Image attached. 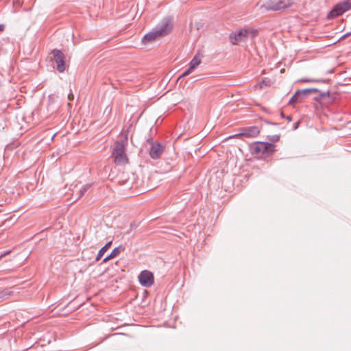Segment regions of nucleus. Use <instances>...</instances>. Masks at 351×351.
<instances>
[{
	"label": "nucleus",
	"instance_id": "nucleus-1",
	"mask_svg": "<svg viewBox=\"0 0 351 351\" xmlns=\"http://www.w3.org/2000/svg\"><path fill=\"white\" fill-rule=\"evenodd\" d=\"M128 144V136L124 135L119 141L114 142L112 150V158L117 165H125L128 163L129 159L125 152Z\"/></svg>",
	"mask_w": 351,
	"mask_h": 351
},
{
	"label": "nucleus",
	"instance_id": "nucleus-2",
	"mask_svg": "<svg viewBox=\"0 0 351 351\" xmlns=\"http://www.w3.org/2000/svg\"><path fill=\"white\" fill-rule=\"evenodd\" d=\"M294 0H260L256 7L263 11H281L293 6Z\"/></svg>",
	"mask_w": 351,
	"mask_h": 351
},
{
	"label": "nucleus",
	"instance_id": "nucleus-3",
	"mask_svg": "<svg viewBox=\"0 0 351 351\" xmlns=\"http://www.w3.org/2000/svg\"><path fill=\"white\" fill-rule=\"evenodd\" d=\"M250 150L252 155L268 156L275 152V145L270 143L256 141L250 145Z\"/></svg>",
	"mask_w": 351,
	"mask_h": 351
},
{
	"label": "nucleus",
	"instance_id": "nucleus-4",
	"mask_svg": "<svg viewBox=\"0 0 351 351\" xmlns=\"http://www.w3.org/2000/svg\"><path fill=\"white\" fill-rule=\"evenodd\" d=\"M257 35V31L253 29H243L230 34L231 43L237 45L241 42L245 41L249 36L254 38Z\"/></svg>",
	"mask_w": 351,
	"mask_h": 351
},
{
	"label": "nucleus",
	"instance_id": "nucleus-5",
	"mask_svg": "<svg viewBox=\"0 0 351 351\" xmlns=\"http://www.w3.org/2000/svg\"><path fill=\"white\" fill-rule=\"evenodd\" d=\"M351 9V1L350 0L343 1L336 4L328 15V19H333L343 14Z\"/></svg>",
	"mask_w": 351,
	"mask_h": 351
},
{
	"label": "nucleus",
	"instance_id": "nucleus-6",
	"mask_svg": "<svg viewBox=\"0 0 351 351\" xmlns=\"http://www.w3.org/2000/svg\"><path fill=\"white\" fill-rule=\"evenodd\" d=\"M315 91L316 89L311 88L299 90L296 91L293 97L290 99L289 104L295 105V104L301 103L306 98L309 94Z\"/></svg>",
	"mask_w": 351,
	"mask_h": 351
},
{
	"label": "nucleus",
	"instance_id": "nucleus-7",
	"mask_svg": "<svg viewBox=\"0 0 351 351\" xmlns=\"http://www.w3.org/2000/svg\"><path fill=\"white\" fill-rule=\"evenodd\" d=\"M138 280L142 286L149 287L154 282V274L148 270H144L140 273Z\"/></svg>",
	"mask_w": 351,
	"mask_h": 351
},
{
	"label": "nucleus",
	"instance_id": "nucleus-8",
	"mask_svg": "<svg viewBox=\"0 0 351 351\" xmlns=\"http://www.w3.org/2000/svg\"><path fill=\"white\" fill-rule=\"evenodd\" d=\"M260 133V130L257 127L253 126L245 128L243 131L241 133L236 134L232 136H230V138H241L242 137H246V138H253L257 136Z\"/></svg>",
	"mask_w": 351,
	"mask_h": 351
},
{
	"label": "nucleus",
	"instance_id": "nucleus-9",
	"mask_svg": "<svg viewBox=\"0 0 351 351\" xmlns=\"http://www.w3.org/2000/svg\"><path fill=\"white\" fill-rule=\"evenodd\" d=\"M53 55L54 57L55 62L57 64V69L59 72H63L65 69V56L64 53L58 49H54L53 51Z\"/></svg>",
	"mask_w": 351,
	"mask_h": 351
},
{
	"label": "nucleus",
	"instance_id": "nucleus-10",
	"mask_svg": "<svg viewBox=\"0 0 351 351\" xmlns=\"http://www.w3.org/2000/svg\"><path fill=\"white\" fill-rule=\"evenodd\" d=\"M202 58V55L199 53H197L190 62L189 69L184 73H183L180 77L187 76L191 73H192L193 70L201 64Z\"/></svg>",
	"mask_w": 351,
	"mask_h": 351
},
{
	"label": "nucleus",
	"instance_id": "nucleus-11",
	"mask_svg": "<svg viewBox=\"0 0 351 351\" xmlns=\"http://www.w3.org/2000/svg\"><path fill=\"white\" fill-rule=\"evenodd\" d=\"M164 152V147L160 143H153L150 151L149 155L153 159H158L160 157L161 154Z\"/></svg>",
	"mask_w": 351,
	"mask_h": 351
},
{
	"label": "nucleus",
	"instance_id": "nucleus-12",
	"mask_svg": "<svg viewBox=\"0 0 351 351\" xmlns=\"http://www.w3.org/2000/svg\"><path fill=\"white\" fill-rule=\"evenodd\" d=\"M172 28V22L170 20H166L161 24L157 30L159 33V35H160L162 37L168 34L171 31Z\"/></svg>",
	"mask_w": 351,
	"mask_h": 351
},
{
	"label": "nucleus",
	"instance_id": "nucleus-13",
	"mask_svg": "<svg viewBox=\"0 0 351 351\" xmlns=\"http://www.w3.org/2000/svg\"><path fill=\"white\" fill-rule=\"evenodd\" d=\"M161 37L160 35H159V33L158 30L149 32L143 38V43L146 44L149 42H152L153 40H155L156 39Z\"/></svg>",
	"mask_w": 351,
	"mask_h": 351
},
{
	"label": "nucleus",
	"instance_id": "nucleus-14",
	"mask_svg": "<svg viewBox=\"0 0 351 351\" xmlns=\"http://www.w3.org/2000/svg\"><path fill=\"white\" fill-rule=\"evenodd\" d=\"M203 27V23L200 20L194 19L191 21L190 25V32H197Z\"/></svg>",
	"mask_w": 351,
	"mask_h": 351
},
{
	"label": "nucleus",
	"instance_id": "nucleus-15",
	"mask_svg": "<svg viewBox=\"0 0 351 351\" xmlns=\"http://www.w3.org/2000/svg\"><path fill=\"white\" fill-rule=\"evenodd\" d=\"M122 250V248L121 246L118 247H116L114 248L112 252L111 253L107 256L104 260H103V263H106L108 262V261H110V259L117 256L121 252Z\"/></svg>",
	"mask_w": 351,
	"mask_h": 351
},
{
	"label": "nucleus",
	"instance_id": "nucleus-16",
	"mask_svg": "<svg viewBox=\"0 0 351 351\" xmlns=\"http://www.w3.org/2000/svg\"><path fill=\"white\" fill-rule=\"evenodd\" d=\"M13 295V291L10 289L0 290V300H3L10 298Z\"/></svg>",
	"mask_w": 351,
	"mask_h": 351
},
{
	"label": "nucleus",
	"instance_id": "nucleus-17",
	"mask_svg": "<svg viewBox=\"0 0 351 351\" xmlns=\"http://www.w3.org/2000/svg\"><path fill=\"white\" fill-rule=\"evenodd\" d=\"M112 245V241H109L107 243L99 252L100 254H102L104 255V254L106 252V251Z\"/></svg>",
	"mask_w": 351,
	"mask_h": 351
},
{
	"label": "nucleus",
	"instance_id": "nucleus-18",
	"mask_svg": "<svg viewBox=\"0 0 351 351\" xmlns=\"http://www.w3.org/2000/svg\"><path fill=\"white\" fill-rule=\"evenodd\" d=\"M264 86H267V83L265 80H263L261 82L255 85L256 89H261Z\"/></svg>",
	"mask_w": 351,
	"mask_h": 351
},
{
	"label": "nucleus",
	"instance_id": "nucleus-19",
	"mask_svg": "<svg viewBox=\"0 0 351 351\" xmlns=\"http://www.w3.org/2000/svg\"><path fill=\"white\" fill-rule=\"evenodd\" d=\"M302 81L305 82H318V80H317L310 79V78L302 79Z\"/></svg>",
	"mask_w": 351,
	"mask_h": 351
},
{
	"label": "nucleus",
	"instance_id": "nucleus-20",
	"mask_svg": "<svg viewBox=\"0 0 351 351\" xmlns=\"http://www.w3.org/2000/svg\"><path fill=\"white\" fill-rule=\"evenodd\" d=\"M88 186L86 185L82 187V189L80 191V195H82L88 189Z\"/></svg>",
	"mask_w": 351,
	"mask_h": 351
},
{
	"label": "nucleus",
	"instance_id": "nucleus-21",
	"mask_svg": "<svg viewBox=\"0 0 351 351\" xmlns=\"http://www.w3.org/2000/svg\"><path fill=\"white\" fill-rule=\"evenodd\" d=\"M103 256H104V254H100V252H98L97 256H96L95 260H96L97 261H99L101 258V257H102Z\"/></svg>",
	"mask_w": 351,
	"mask_h": 351
},
{
	"label": "nucleus",
	"instance_id": "nucleus-22",
	"mask_svg": "<svg viewBox=\"0 0 351 351\" xmlns=\"http://www.w3.org/2000/svg\"><path fill=\"white\" fill-rule=\"evenodd\" d=\"M278 140H279V136H274L271 138V141H272L273 142L278 141Z\"/></svg>",
	"mask_w": 351,
	"mask_h": 351
},
{
	"label": "nucleus",
	"instance_id": "nucleus-23",
	"mask_svg": "<svg viewBox=\"0 0 351 351\" xmlns=\"http://www.w3.org/2000/svg\"><path fill=\"white\" fill-rule=\"evenodd\" d=\"M73 98H74V96L72 93L69 94V95H68L69 100L72 101L73 99Z\"/></svg>",
	"mask_w": 351,
	"mask_h": 351
},
{
	"label": "nucleus",
	"instance_id": "nucleus-24",
	"mask_svg": "<svg viewBox=\"0 0 351 351\" xmlns=\"http://www.w3.org/2000/svg\"><path fill=\"white\" fill-rule=\"evenodd\" d=\"M350 33H348V34H344L341 38L343 39V38H345L346 37H347L348 35H350Z\"/></svg>",
	"mask_w": 351,
	"mask_h": 351
},
{
	"label": "nucleus",
	"instance_id": "nucleus-25",
	"mask_svg": "<svg viewBox=\"0 0 351 351\" xmlns=\"http://www.w3.org/2000/svg\"><path fill=\"white\" fill-rule=\"evenodd\" d=\"M3 27H4L3 25H0V30L3 31Z\"/></svg>",
	"mask_w": 351,
	"mask_h": 351
},
{
	"label": "nucleus",
	"instance_id": "nucleus-26",
	"mask_svg": "<svg viewBox=\"0 0 351 351\" xmlns=\"http://www.w3.org/2000/svg\"><path fill=\"white\" fill-rule=\"evenodd\" d=\"M8 253H9V252H8L5 253L4 254L1 255V256H0V259H1L3 256H5V254H8Z\"/></svg>",
	"mask_w": 351,
	"mask_h": 351
}]
</instances>
